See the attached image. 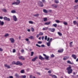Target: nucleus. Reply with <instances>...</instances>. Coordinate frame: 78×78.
I'll return each instance as SVG.
<instances>
[{
    "instance_id": "obj_1",
    "label": "nucleus",
    "mask_w": 78,
    "mask_h": 78,
    "mask_svg": "<svg viewBox=\"0 0 78 78\" xmlns=\"http://www.w3.org/2000/svg\"><path fill=\"white\" fill-rule=\"evenodd\" d=\"M66 70L68 71V74L72 73V72H73V69H72V67L70 65L69 66V67L66 69Z\"/></svg>"
},
{
    "instance_id": "obj_2",
    "label": "nucleus",
    "mask_w": 78,
    "mask_h": 78,
    "mask_svg": "<svg viewBox=\"0 0 78 78\" xmlns=\"http://www.w3.org/2000/svg\"><path fill=\"white\" fill-rule=\"evenodd\" d=\"M47 41H48V42L47 43V46L49 47V46H50V44H51V42L52 41V38H51L50 40V37H48L47 39Z\"/></svg>"
},
{
    "instance_id": "obj_3",
    "label": "nucleus",
    "mask_w": 78,
    "mask_h": 78,
    "mask_svg": "<svg viewBox=\"0 0 78 78\" xmlns=\"http://www.w3.org/2000/svg\"><path fill=\"white\" fill-rule=\"evenodd\" d=\"M16 0L17 1V2H13L12 4V5H19L20 4V0Z\"/></svg>"
},
{
    "instance_id": "obj_4",
    "label": "nucleus",
    "mask_w": 78,
    "mask_h": 78,
    "mask_svg": "<svg viewBox=\"0 0 78 78\" xmlns=\"http://www.w3.org/2000/svg\"><path fill=\"white\" fill-rule=\"evenodd\" d=\"M38 5L40 7H43L44 6V4L41 1H39L38 2Z\"/></svg>"
},
{
    "instance_id": "obj_5",
    "label": "nucleus",
    "mask_w": 78,
    "mask_h": 78,
    "mask_svg": "<svg viewBox=\"0 0 78 78\" xmlns=\"http://www.w3.org/2000/svg\"><path fill=\"white\" fill-rule=\"evenodd\" d=\"M43 55L44 56H45V57L44 58V59H45L46 60H49V56L48 55H46L45 54H43Z\"/></svg>"
},
{
    "instance_id": "obj_6",
    "label": "nucleus",
    "mask_w": 78,
    "mask_h": 78,
    "mask_svg": "<svg viewBox=\"0 0 78 78\" xmlns=\"http://www.w3.org/2000/svg\"><path fill=\"white\" fill-rule=\"evenodd\" d=\"M3 19L5 20H6L7 21H8V22H9L10 21V19L9 18H8L7 17L5 16L3 18Z\"/></svg>"
},
{
    "instance_id": "obj_7",
    "label": "nucleus",
    "mask_w": 78,
    "mask_h": 78,
    "mask_svg": "<svg viewBox=\"0 0 78 78\" xmlns=\"http://www.w3.org/2000/svg\"><path fill=\"white\" fill-rule=\"evenodd\" d=\"M13 20L15 22H16V21H17V18L16 17V16L15 15H14L13 16Z\"/></svg>"
},
{
    "instance_id": "obj_8",
    "label": "nucleus",
    "mask_w": 78,
    "mask_h": 78,
    "mask_svg": "<svg viewBox=\"0 0 78 78\" xmlns=\"http://www.w3.org/2000/svg\"><path fill=\"white\" fill-rule=\"evenodd\" d=\"M16 65H21V66H22L23 65V64L21 62H20V61H17L16 62Z\"/></svg>"
},
{
    "instance_id": "obj_9",
    "label": "nucleus",
    "mask_w": 78,
    "mask_h": 78,
    "mask_svg": "<svg viewBox=\"0 0 78 78\" xmlns=\"http://www.w3.org/2000/svg\"><path fill=\"white\" fill-rule=\"evenodd\" d=\"M10 40V41L11 43H14V39L13 38H11L9 39Z\"/></svg>"
},
{
    "instance_id": "obj_10",
    "label": "nucleus",
    "mask_w": 78,
    "mask_h": 78,
    "mask_svg": "<svg viewBox=\"0 0 78 78\" xmlns=\"http://www.w3.org/2000/svg\"><path fill=\"white\" fill-rule=\"evenodd\" d=\"M39 59H41V60H44V58L42 57V56L41 55L39 56Z\"/></svg>"
},
{
    "instance_id": "obj_11",
    "label": "nucleus",
    "mask_w": 78,
    "mask_h": 78,
    "mask_svg": "<svg viewBox=\"0 0 78 78\" xmlns=\"http://www.w3.org/2000/svg\"><path fill=\"white\" fill-rule=\"evenodd\" d=\"M69 58V57L68 56H66L64 57L63 59V60H66V59H68Z\"/></svg>"
},
{
    "instance_id": "obj_12",
    "label": "nucleus",
    "mask_w": 78,
    "mask_h": 78,
    "mask_svg": "<svg viewBox=\"0 0 78 78\" xmlns=\"http://www.w3.org/2000/svg\"><path fill=\"white\" fill-rule=\"evenodd\" d=\"M20 59H22V60H25V58H23V56H20L19 57Z\"/></svg>"
},
{
    "instance_id": "obj_13",
    "label": "nucleus",
    "mask_w": 78,
    "mask_h": 78,
    "mask_svg": "<svg viewBox=\"0 0 78 78\" xmlns=\"http://www.w3.org/2000/svg\"><path fill=\"white\" fill-rule=\"evenodd\" d=\"M72 57L74 59H76V55L74 54H73L72 55Z\"/></svg>"
},
{
    "instance_id": "obj_14",
    "label": "nucleus",
    "mask_w": 78,
    "mask_h": 78,
    "mask_svg": "<svg viewBox=\"0 0 78 78\" xmlns=\"http://www.w3.org/2000/svg\"><path fill=\"white\" fill-rule=\"evenodd\" d=\"M37 58H38L37 56H36L34 57V58L32 59V61H35V60H36V59H37Z\"/></svg>"
},
{
    "instance_id": "obj_15",
    "label": "nucleus",
    "mask_w": 78,
    "mask_h": 78,
    "mask_svg": "<svg viewBox=\"0 0 78 78\" xmlns=\"http://www.w3.org/2000/svg\"><path fill=\"white\" fill-rule=\"evenodd\" d=\"M4 22L3 21H1V20H0V25L1 26H3V25H4Z\"/></svg>"
},
{
    "instance_id": "obj_16",
    "label": "nucleus",
    "mask_w": 78,
    "mask_h": 78,
    "mask_svg": "<svg viewBox=\"0 0 78 78\" xmlns=\"http://www.w3.org/2000/svg\"><path fill=\"white\" fill-rule=\"evenodd\" d=\"M4 66L5 67H7L8 69H10V68H11V67H10V66H9L7 64L5 65Z\"/></svg>"
},
{
    "instance_id": "obj_17",
    "label": "nucleus",
    "mask_w": 78,
    "mask_h": 78,
    "mask_svg": "<svg viewBox=\"0 0 78 78\" xmlns=\"http://www.w3.org/2000/svg\"><path fill=\"white\" fill-rule=\"evenodd\" d=\"M50 29L51 32H54V31H55V28H53V29L50 28Z\"/></svg>"
},
{
    "instance_id": "obj_18",
    "label": "nucleus",
    "mask_w": 78,
    "mask_h": 78,
    "mask_svg": "<svg viewBox=\"0 0 78 78\" xmlns=\"http://www.w3.org/2000/svg\"><path fill=\"white\" fill-rule=\"evenodd\" d=\"M63 51V49H61V50H59L58 51V53H62Z\"/></svg>"
},
{
    "instance_id": "obj_19",
    "label": "nucleus",
    "mask_w": 78,
    "mask_h": 78,
    "mask_svg": "<svg viewBox=\"0 0 78 78\" xmlns=\"http://www.w3.org/2000/svg\"><path fill=\"white\" fill-rule=\"evenodd\" d=\"M43 11L44 13H48V12L47 10L45 9H43Z\"/></svg>"
},
{
    "instance_id": "obj_20",
    "label": "nucleus",
    "mask_w": 78,
    "mask_h": 78,
    "mask_svg": "<svg viewBox=\"0 0 78 78\" xmlns=\"http://www.w3.org/2000/svg\"><path fill=\"white\" fill-rule=\"evenodd\" d=\"M39 16V14H36L34 15V17H38Z\"/></svg>"
},
{
    "instance_id": "obj_21",
    "label": "nucleus",
    "mask_w": 78,
    "mask_h": 78,
    "mask_svg": "<svg viewBox=\"0 0 78 78\" xmlns=\"http://www.w3.org/2000/svg\"><path fill=\"white\" fill-rule=\"evenodd\" d=\"M50 22H46L44 23V25H50Z\"/></svg>"
},
{
    "instance_id": "obj_22",
    "label": "nucleus",
    "mask_w": 78,
    "mask_h": 78,
    "mask_svg": "<svg viewBox=\"0 0 78 78\" xmlns=\"http://www.w3.org/2000/svg\"><path fill=\"white\" fill-rule=\"evenodd\" d=\"M29 38L30 39H34V37L33 36H31L30 37H29Z\"/></svg>"
},
{
    "instance_id": "obj_23",
    "label": "nucleus",
    "mask_w": 78,
    "mask_h": 78,
    "mask_svg": "<svg viewBox=\"0 0 78 78\" xmlns=\"http://www.w3.org/2000/svg\"><path fill=\"white\" fill-rule=\"evenodd\" d=\"M54 2L55 3H59V1L58 0H55Z\"/></svg>"
},
{
    "instance_id": "obj_24",
    "label": "nucleus",
    "mask_w": 78,
    "mask_h": 78,
    "mask_svg": "<svg viewBox=\"0 0 78 78\" xmlns=\"http://www.w3.org/2000/svg\"><path fill=\"white\" fill-rule=\"evenodd\" d=\"M74 8L75 9H76L78 8V5H76L74 6Z\"/></svg>"
},
{
    "instance_id": "obj_25",
    "label": "nucleus",
    "mask_w": 78,
    "mask_h": 78,
    "mask_svg": "<svg viewBox=\"0 0 78 78\" xmlns=\"http://www.w3.org/2000/svg\"><path fill=\"white\" fill-rule=\"evenodd\" d=\"M15 76L16 77V78H19V77H20L19 75H18L17 74H16L15 75Z\"/></svg>"
},
{
    "instance_id": "obj_26",
    "label": "nucleus",
    "mask_w": 78,
    "mask_h": 78,
    "mask_svg": "<svg viewBox=\"0 0 78 78\" xmlns=\"http://www.w3.org/2000/svg\"><path fill=\"white\" fill-rule=\"evenodd\" d=\"M48 27L43 28V30H48Z\"/></svg>"
},
{
    "instance_id": "obj_27",
    "label": "nucleus",
    "mask_w": 78,
    "mask_h": 78,
    "mask_svg": "<svg viewBox=\"0 0 78 78\" xmlns=\"http://www.w3.org/2000/svg\"><path fill=\"white\" fill-rule=\"evenodd\" d=\"M52 6L54 7V8H57V5H52Z\"/></svg>"
},
{
    "instance_id": "obj_28",
    "label": "nucleus",
    "mask_w": 78,
    "mask_h": 78,
    "mask_svg": "<svg viewBox=\"0 0 78 78\" xmlns=\"http://www.w3.org/2000/svg\"><path fill=\"white\" fill-rule=\"evenodd\" d=\"M67 62L68 64H73V63H71V62H70V61H67Z\"/></svg>"
},
{
    "instance_id": "obj_29",
    "label": "nucleus",
    "mask_w": 78,
    "mask_h": 78,
    "mask_svg": "<svg viewBox=\"0 0 78 78\" xmlns=\"http://www.w3.org/2000/svg\"><path fill=\"white\" fill-rule=\"evenodd\" d=\"M43 20L44 22H46L47 20V18H44L43 19Z\"/></svg>"
},
{
    "instance_id": "obj_30",
    "label": "nucleus",
    "mask_w": 78,
    "mask_h": 78,
    "mask_svg": "<svg viewBox=\"0 0 78 78\" xmlns=\"http://www.w3.org/2000/svg\"><path fill=\"white\" fill-rule=\"evenodd\" d=\"M52 27H57V24H54L52 25Z\"/></svg>"
},
{
    "instance_id": "obj_31",
    "label": "nucleus",
    "mask_w": 78,
    "mask_h": 78,
    "mask_svg": "<svg viewBox=\"0 0 78 78\" xmlns=\"http://www.w3.org/2000/svg\"><path fill=\"white\" fill-rule=\"evenodd\" d=\"M73 23L74 25H76V24H77V22H76V21H73Z\"/></svg>"
},
{
    "instance_id": "obj_32",
    "label": "nucleus",
    "mask_w": 78,
    "mask_h": 78,
    "mask_svg": "<svg viewBox=\"0 0 78 78\" xmlns=\"http://www.w3.org/2000/svg\"><path fill=\"white\" fill-rule=\"evenodd\" d=\"M12 13H16V11L13 10L11 11Z\"/></svg>"
},
{
    "instance_id": "obj_33",
    "label": "nucleus",
    "mask_w": 78,
    "mask_h": 78,
    "mask_svg": "<svg viewBox=\"0 0 78 78\" xmlns=\"http://www.w3.org/2000/svg\"><path fill=\"white\" fill-rule=\"evenodd\" d=\"M34 54V52L32 51L31 53V56H33V55Z\"/></svg>"
},
{
    "instance_id": "obj_34",
    "label": "nucleus",
    "mask_w": 78,
    "mask_h": 78,
    "mask_svg": "<svg viewBox=\"0 0 78 78\" xmlns=\"http://www.w3.org/2000/svg\"><path fill=\"white\" fill-rule=\"evenodd\" d=\"M52 77L53 78H57V76H56L55 75H54L52 76Z\"/></svg>"
},
{
    "instance_id": "obj_35",
    "label": "nucleus",
    "mask_w": 78,
    "mask_h": 78,
    "mask_svg": "<svg viewBox=\"0 0 78 78\" xmlns=\"http://www.w3.org/2000/svg\"><path fill=\"white\" fill-rule=\"evenodd\" d=\"M2 11H3L4 12H7V10H6V9H2Z\"/></svg>"
},
{
    "instance_id": "obj_36",
    "label": "nucleus",
    "mask_w": 78,
    "mask_h": 78,
    "mask_svg": "<svg viewBox=\"0 0 78 78\" xmlns=\"http://www.w3.org/2000/svg\"><path fill=\"white\" fill-rule=\"evenodd\" d=\"M58 35H59V36H62V34H61V33L59 32H58Z\"/></svg>"
},
{
    "instance_id": "obj_37",
    "label": "nucleus",
    "mask_w": 78,
    "mask_h": 78,
    "mask_svg": "<svg viewBox=\"0 0 78 78\" xmlns=\"http://www.w3.org/2000/svg\"><path fill=\"white\" fill-rule=\"evenodd\" d=\"M73 43V42H70V47H72V43Z\"/></svg>"
},
{
    "instance_id": "obj_38",
    "label": "nucleus",
    "mask_w": 78,
    "mask_h": 78,
    "mask_svg": "<svg viewBox=\"0 0 78 78\" xmlns=\"http://www.w3.org/2000/svg\"><path fill=\"white\" fill-rule=\"evenodd\" d=\"M25 71H24V70H22L20 72L21 73H24V72Z\"/></svg>"
},
{
    "instance_id": "obj_39",
    "label": "nucleus",
    "mask_w": 78,
    "mask_h": 78,
    "mask_svg": "<svg viewBox=\"0 0 78 78\" xmlns=\"http://www.w3.org/2000/svg\"><path fill=\"white\" fill-rule=\"evenodd\" d=\"M9 36V34H5V35L4 36L5 37H7V36Z\"/></svg>"
},
{
    "instance_id": "obj_40",
    "label": "nucleus",
    "mask_w": 78,
    "mask_h": 78,
    "mask_svg": "<svg viewBox=\"0 0 78 78\" xmlns=\"http://www.w3.org/2000/svg\"><path fill=\"white\" fill-rule=\"evenodd\" d=\"M63 24L65 25H67V23L66 22H63Z\"/></svg>"
},
{
    "instance_id": "obj_41",
    "label": "nucleus",
    "mask_w": 78,
    "mask_h": 78,
    "mask_svg": "<svg viewBox=\"0 0 78 78\" xmlns=\"http://www.w3.org/2000/svg\"><path fill=\"white\" fill-rule=\"evenodd\" d=\"M31 29L32 31H34V29L33 28L31 27Z\"/></svg>"
},
{
    "instance_id": "obj_42",
    "label": "nucleus",
    "mask_w": 78,
    "mask_h": 78,
    "mask_svg": "<svg viewBox=\"0 0 78 78\" xmlns=\"http://www.w3.org/2000/svg\"><path fill=\"white\" fill-rule=\"evenodd\" d=\"M51 58H54V57H55V55H54L52 54L51 55Z\"/></svg>"
},
{
    "instance_id": "obj_43",
    "label": "nucleus",
    "mask_w": 78,
    "mask_h": 78,
    "mask_svg": "<svg viewBox=\"0 0 78 78\" xmlns=\"http://www.w3.org/2000/svg\"><path fill=\"white\" fill-rule=\"evenodd\" d=\"M37 43L38 44H41L42 43V41H39L37 42Z\"/></svg>"
},
{
    "instance_id": "obj_44",
    "label": "nucleus",
    "mask_w": 78,
    "mask_h": 78,
    "mask_svg": "<svg viewBox=\"0 0 78 78\" xmlns=\"http://www.w3.org/2000/svg\"><path fill=\"white\" fill-rule=\"evenodd\" d=\"M39 35H40L41 36L42 35H43V33L42 32H40V33H39Z\"/></svg>"
},
{
    "instance_id": "obj_45",
    "label": "nucleus",
    "mask_w": 78,
    "mask_h": 78,
    "mask_svg": "<svg viewBox=\"0 0 78 78\" xmlns=\"http://www.w3.org/2000/svg\"><path fill=\"white\" fill-rule=\"evenodd\" d=\"M29 23H31V24H33V22L31 21H29Z\"/></svg>"
},
{
    "instance_id": "obj_46",
    "label": "nucleus",
    "mask_w": 78,
    "mask_h": 78,
    "mask_svg": "<svg viewBox=\"0 0 78 78\" xmlns=\"http://www.w3.org/2000/svg\"><path fill=\"white\" fill-rule=\"evenodd\" d=\"M22 76V78H26V75H23V76Z\"/></svg>"
},
{
    "instance_id": "obj_47",
    "label": "nucleus",
    "mask_w": 78,
    "mask_h": 78,
    "mask_svg": "<svg viewBox=\"0 0 78 78\" xmlns=\"http://www.w3.org/2000/svg\"><path fill=\"white\" fill-rule=\"evenodd\" d=\"M55 21L57 22V23H59V22H60L59 20H56Z\"/></svg>"
},
{
    "instance_id": "obj_48",
    "label": "nucleus",
    "mask_w": 78,
    "mask_h": 78,
    "mask_svg": "<svg viewBox=\"0 0 78 78\" xmlns=\"http://www.w3.org/2000/svg\"><path fill=\"white\" fill-rule=\"evenodd\" d=\"M36 46L38 47H41V46L38 45L37 44H36Z\"/></svg>"
},
{
    "instance_id": "obj_49",
    "label": "nucleus",
    "mask_w": 78,
    "mask_h": 78,
    "mask_svg": "<svg viewBox=\"0 0 78 78\" xmlns=\"http://www.w3.org/2000/svg\"><path fill=\"white\" fill-rule=\"evenodd\" d=\"M12 52L13 53H15L16 52V49H13Z\"/></svg>"
},
{
    "instance_id": "obj_50",
    "label": "nucleus",
    "mask_w": 78,
    "mask_h": 78,
    "mask_svg": "<svg viewBox=\"0 0 78 78\" xmlns=\"http://www.w3.org/2000/svg\"><path fill=\"white\" fill-rule=\"evenodd\" d=\"M45 40H47V36H46L44 38Z\"/></svg>"
},
{
    "instance_id": "obj_51",
    "label": "nucleus",
    "mask_w": 78,
    "mask_h": 78,
    "mask_svg": "<svg viewBox=\"0 0 78 78\" xmlns=\"http://www.w3.org/2000/svg\"><path fill=\"white\" fill-rule=\"evenodd\" d=\"M16 62L13 61L12 62V64H16Z\"/></svg>"
},
{
    "instance_id": "obj_52",
    "label": "nucleus",
    "mask_w": 78,
    "mask_h": 78,
    "mask_svg": "<svg viewBox=\"0 0 78 78\" xmlns=\"http://www.w3.org/2000/svg\"><path fill=\"white\" fill-rule=\"evenodd\" d=\"M48 73H51V70H49V71H48Z\"/></svg>"
},
{
    "instance_id": "obj_53",
    "label": "nucleus",
    "mask_w": 78,
    "mask_h": 78,
    "mask_svg": "<svg viewBox=\"0 0 78 78\" xmlns=\"http://www.w3.org/2000/svg\"><path fill=\"white\" fill-rule=\"evenodd\" d=\"M21 51L22 53H23L24 52V50H23V49H22L21 50Z\"/></svg>"
},
{
    "instance_id": "obj_54",
    "label": "nucleus",
    "mask_w": 78,
    "mask_h": 78,
    "mask_svg": "<svg viewBox=\"0 0 78 78\" xmlns=\"http://www.w3.org/2000/svg\"><path fill=\"white\" fill-rule=\"evenodd\" d=\"M78 2V0H75L74 2L75 3H77V2Z\"/></svg>"
},
{
    "instance_id": "obj_55",
    "label": "nucleus",
    "mask_w": 78,
    "mask_h": 78,
    "mask_svg": "<svg viewBox=\"0 0 78 78\" xmlns=\"http://www.w3.org/2000/svg\"><path fill=\"white\" fill-rule=\"evenodd\" d=\"M41 47H45V45L44 44H42L41 46Z\"/></svg>"
},
{
    "instance_id": "obj_56",
    "label": "nucleus",
    "mask_w": 78,
    "mask_h": 78,
    "mask_svg": "<svg viewBox=\"0 0 78 78\" xmlns=\"http://www.w3.org/2000/svg\"><path fill=\"white\" fill-rule=\"evenodd\" d=\"M42 2L44 3H45V0H42Z\"/></svg>"
},
{
    "instance_id": "obj_57",
    "label": "nucleus",
    "mask_w": 78,
    "mask_h": 78,
    "mask_svg": "<svg viewBox=\"0 0 78 78\" xmlns=\"http://www.w3.org/2000/svg\"><path fill=\"white\" fill-rule=\"evenodd\" d=\"M33 78V76L31 75H30V78Z\"/></svg>"
},
{
    "instance_id": "obj_58",
    "label": "nucleus",
    "mask_w": 78,
    "mask_h": 78,
    "mask_svg": "<svg viewBox=\"0 0 78 78\" xmlns=\"http://www.w3.org/2000/svg\"><path fill=\"white\" fill-rule=\"evenodd\" d=\"M3 51V49L2 48H0V51Z\"/></svg>"
},
{
    "instance_id": "obj_59",
    "label": "nucleus",
    "mask_w": 78,
    "mask_h": 78,
    "mask_svg": "<svg viewBox=\"0 0 78 78\" xmlns=\"http://www.w3.org/2000/svg\"><path fill=\"white\" fill-rule=\"evenodd\" d=\"M36 73H37V74H38L39 75H41V74H40V73H38V72H36Z\"/></svg>"
},
{
    "instance_id": "obj_60",
    "label": "nucleus",
    "mask_w": 78,
    "mask_h": 78,
    "mask_svg": "<svg viewBox=\"0 0 78 78\" xmlns=\"http://www.w3.org/2000/svg\"><path fill=\"white\" fill-rule=\"evenodd\" d=\"M9 78H13V76H10Z\"/></svg>"
},
{
    "instance_id": "obj_61",
    "label": "nucleus",
    "mask_w": 78,
    "mask_h": 78,
    "mask_svg": "<svg viewBox=\"0 0 78 78\" xmlns=\"http://www.w3.org/2000/svg\"><path fill=\"white\" fill-rule=\"evenodd\" d=\"M39 34H37V37H38L39 36Z\"/></svg>"
},
{
    "instance_id": "obj_62",
    "label": "nucleus",
    "mask_w": 78,
    "mask_h": 78,
    "mask_svg": "<svg viewBox=\"0 0 78 78\" xmlns=\"http://www.w3.org/2000/svg\"><path fill=\"white\" fill-rule=\"evenodd\" d=\"M25 40L26 41H28L29 40L28 38L26 39Z\"/></svg>"
},
{
    "instance_id": "obj_63",
    "label": "nucleus",
    "mask_w": 78,
    "mask_h": 78,
    "mask_svg": "<svg viewBox=\"0 0 78 78\" xmlns=\"http://www.w3.org/2000/svg\"><path fill=\"white\" fill-rule=\"evenodd\" d=\"M44 37L43 36L42 37V40H44Z\"/></svg>"
},
{
    "instance_id": "obj_64",
    "label": "nucleus",
    "mask_w": 78,
    "mask_h": 78,
    "mask_svg": "<svg viewBox=\"0 0 78 78\" xmlns=\"http://www.w3.org/2000/svg\"><path fill=\"white\" fill-rule=\"evenodd\" d=\"M3 17L2 16H0V19H3Z\"/></svg>"
}]
</instances>
